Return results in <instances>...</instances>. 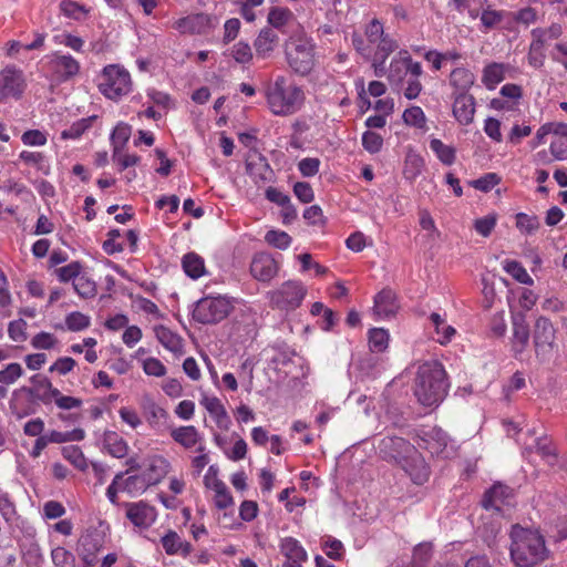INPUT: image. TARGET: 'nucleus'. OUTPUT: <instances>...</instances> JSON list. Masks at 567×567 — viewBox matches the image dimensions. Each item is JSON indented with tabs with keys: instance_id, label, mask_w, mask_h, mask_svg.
Instances as JSON below:
<instances>
[{
	"instance_id": "21",
	"label": "nucleus",
	"mask_w": 567,
	"mask_h": 567,
	"mask_svg": "<svg viewBox=\"0 0 567 567\" xmlns=\"http://www.w3.org/2000/svg\"><path fill=\"white\" fill-rule=\"evenodd\" d=\"M200 404L208 411L212 417H214L217 426L221 430H228L230 419L226 412L221 401L216 396L204 395L200 400Z\"/></svg>"
},
{
	"instance_id": "31",
	"label": "nucleus",
	"mask_w": 567,
	"mask_h": 567,
	"mask_svg": "<svg viewBox=\"0 0 567 567\" xmlns=\"http://www.w3.org/2000/svg\"><path fill=\"white\" fill-rule=\"evenodd\" d=\"M474 74L465 68H456L451 72L450 84L458 93H467L471 86L474 84Z\"/></svg>"
},
{
	"instance_id": "26",
	"label": "nucleus",
	"mask_w": 567,
	"mask_h": 567,
	"mask_svg": "<svg viewBox=\"0 0 567 567\" xmlns=\"http://www.w3.org/2000/svg\"><path fill=\"white\" fill-rule=\"evenodd\" d=\"M22 393L27 394L28 400H29V405L23 409H20V411L16 412V415L19 419H22L24 416L35 413L38 402L48 404L47 395L43 392L37 391L34 386H22L14 392V395H19Z\"/></svg>"
},
{
	"instance_id": "57",
	"label": "nucleus",
	"mask_w": 567,
	"mask_h": 567,
	"mask_svg": "<svg viewBox=\"0 0 567 567\" xmlns=\"http://www.w3.org/2000/svg\"><path fill=\"white\" fill-rule=\"evenodd\" d=\"M162 544L167 555H174L178 553L182 547L181 537L177 535L176 532L173 530H169L162 538Z\"/></svg>"
},
{
	"instance_id": "10",
	"label": "nucleus",
	"mask_w": 567,
	"mask_h": 567,
	"mask_svg": "<svg viewBox=\"0 0 567 567\" xmlns=\"http://www.w3.org/2000/svg\"><path fill=\"white\" fill-rule=\"evenodd\" d=\"M25 87L23 72L14 66H7L0 72V101L8 97L19 99Z\"/></svg>"
},
{
	"instance_id": "27",
	"label": "nucleus",
	"mask_w": 567,
	"mask_h": 567,
	"mask_svg": "<svg viewBox=\"0 0 567 567\" xmlns=\"http://www.w3.org/2000/svg\"><path fill=\"white\" fill-rule=\"evenodd\" d=\"M154 331L156 339L164 348L174 353L183 352V340L178 334L164 326L155 327Z\"/></svg>"
},
{
	"instance_id": "42",
	"label": "nucleus",
	"mask_w": 567,
	"mask_h": 567,
	"mask_svg": "<svg viewBox=\"0 0 567 567\" xmlns=\"http://www.w3.org/2000/svg\"><path fill=\"white\" fill-rule=\"evenodd\" d=\"M292 12L287 8L274 7L268 13V22L271 27L280 29L285 27L291 19Z\"/></svg>"
},
{
	"instance_id": "51",
	"label": "nucleus",
	"mask_w": 567,
	"mask_h": 567,
	"mask_svg": "<svg viewBox=\"0 0 567 567\" xmlns=\"http://www.w3.org/2000/svg\"><path fill=\"white\" fill-rule=\"evenodd\" d=\"M131 136V126L126 123H118L115 128L112 132L111 140L114 146V150L116 146H120V148H123L124 145L127 143Z\"/></svg>"
},
{
	"instance_id": "44",
	"label": "nucleus",
	"mask_w": 567,
	"mask_h": 567,
	"mask_svg": "<svg viewBox=\"0 0 567 567\" xmlns=\"http://www.w3.org/2000/svg\"><path fill=\"white\" fill-rule=\"evenodd\" d=\"M432 557V544L421 543L414 547L412 567H424Z\"/></svg>"
},
{
	"instance_id": "49",
	"label": "nucleus",
	"mask_w": 567,
	"mask_h": 567,
	"mask_svg": "<svg viewBox=\"0 0 567 567\" xmlns=\"http://www.w3.org/2000/svg\"><path fill=\"white\" fill-rule=\"evenodd\" d=\"M90 317L79 311L71 312L65 318V324L71 331L84 330L90 326Z\"/></svg>"
},
{
	"instance_id": "1",
	"label": "nucleus",
	"mask_w": 567,
	"mask_h": 567,
	"mask_svg": "<svg viewBox=\"0 0 567 567\" xmlns=\"http://www.w3.org/2000/svg\"><path fill=\"white\" fill-rule=\"evenodd\" d=\"M449 389L446 372L437 361H427L417 367L413 392L424 406H436L445 398Z\"/></svg>"
},
{
	"instance_id": "12",
	"label": "nucleus",
	"mask_w": 567,
	"mask_h": 567,
	"mask_svg": "<svg viewBox=\"0 0 567 567\" xmlns=\"http://www.w3.org/2000/svg\"><path fill=\"white\" fill-rule=\"evenodd\" d=\"M246 169L257 185L270 183L275 178V173L267 158L257 151H254L247 157Z\"/></svg>"
},
{
	"instance_id": "18",
	"label": "nucleus",
	"mask_w": 567,
	"mask_h": 567,
	"mask_svg": "<svg viewBox=\"0 0 567 567\" xmlns=\"http://www.w3.org/2000/svg\"><path fill=\"white\" fill-rule=\"evenodd\" d=\"M50 68L60 80L65 81L78 74L80 64L71 55L53 54L50 60Z\"/></svg>"
},
{
	"instance_id": "36",
	"label": "nucleus",
	"mask_w": 567,
	"mask_h": 567,
	"mask_svg": "<svg viewBox=\"0 0 567 567\" xmlns=\"http://www.w3.org/2000/svg\"><path fill=\"white\" fill-rule=\"evenodd\" d=\"M431 150L436 154L439 159L445 165H452L455 161V150L450 145H445L441 140L433 138L430 142Z\"/></svg>"
},
{
	"instance_id": "4",
	"label": "nucleus",
	"mask_w": 567,
	"mask_h": 567,
	"mask_svg": "<svg viewBox=\"0 0 567 567\" xmlns=\"http://www.w3.org/2000/svg\"><path fill=\"white\" fill-rule=\"evenodd\" d=\"M231 309L230 301L225 297H205L197 302L193 318L204 324L216 323L224 320Z\"/></svg>"
},
{
	"instance_id": "59",
	"label": "nucleus",
	"mask_w": 567,
	"mask_h": 567,
	"mask_svg": "<svg viewBox=\"0 0 567 567\" xmlns=\"http://www.w3.org/2000/svg\"><path fill=\"white\" fill-rule=\"evenodd\" d=\"M398 48V43L390 39L389 37H382L379 40L378 51L375 53V56L381 58V64L384 63L386 58Z\"/></svg>"
},
{
	"instance_id": "16",
	"label": "nucleus",
	"mask_w": 567,
	"mask_h": 567,
	"mask_svg": "<svg viewBox=\"0 0 567 567\" xmlns=\"http://www.w3.org/2000/svg\"><path fill=\"white\" fill-rule=\"evenodd\" d=\"M475 113V100L467 93H457L453 103V114L462 125L473 122Z\"/></svg>"
},
{
	"instance_id": "56",
	"label": "nucleus",
	"mask_w": 567,
	"mask_h": 567,
	"mask_svg": "<svg viewBox=\"0 0 567 567\" xmlns=\"http://www.w3.org/2000/svg\"><path fill=\"white\" fill-rule=\"evenodd\" d=\"M27 322L23 319L11 321L8 327L9 337L16 342H23L27 340L25 333Z\"/></svg>"
},
{
	"instance_id": "54",
	"label": "nucleus",
	"mask_w": 567,
	"mask_h": 567,
	"mask_svg": "<svg viewBox=\"0 0 567 567\" xmlns=\"http://www.w3.org/2000/svg\"><path fill=\"white\" fill-rule=\"evenodd\" d=\"M383 144L382 137L372 131H367L362 135V145L371 154L378 153Z\"/></svg>"
},
{
	"instance_id": "32",
	"label": "nucleus",
	"mask_w": 567,
	"mask_h": 567,
	"mask_svg": "<svg viewBox=\"0 0 567 567\" xmlns=\"http://www.w3.org/2000/svg\"><path fill=\"white\" fill-rule=\"evenodd\" d=\"M424 168V159L421 155L410 151L405 156L404 177L409 181H414Z\"/></svg>"
},
{
	"instance_id": "28",
	"label": "nucleus",
	"mask_w": 567,
	"mask_h": 567,
	"mask_svg": "<svg viewBox=\"0 0 567 567\" xmlns=\"http://www.w3.org/2000/svg\"><path fill=\"white\" fill-rule=\"evenodd\" d=\"M171 436L185 449L194 447L200 440L198 431L193 425L175 427L171 431Z\"/></svg>"
},
{
	"instance_id": "39",
	"label": "nucleus",
	"mask_w": 567,
	"mask_h": 567,
	"mask_svg": "<svg viewBox=\"0 0 567 567\" xmlns=\"http://www.w3.org/2000/svg\"><path fill=\"white\" fill-rule=\"evenodd\" d=\"M389 344V333L382 328H373L369 331V346L374 352H383Z\"/></svg>"
},
{
	"instance_id": "53",
	"label": "nucleus",
	"mask_w": 567,
	"mask_h": 567,
	"mask_svg": "<svg viewBox=\"0 0 567 567\" xmlns=\"http://www.w3.org/2000/svg\"><path fill=\"white\" fill-rule=\"evenodd\" d=\"M230 54L236 62L241 64L248 63L252 59L251 48L249 47L248 43L243 41L234 44V47L230 50Z\"/></svg>"
},
{
	"instance_id": "23",
	"label": "nucleus",
	"mask_w": 567,
	"mask_h": 567,
	"mask_svg": "<svg viewBox=\"0 0 567 567\" xmlns=\"http://www.w3.org/2000/svg\"><path fill=\"white\" fill-rule=\"evenodd\" d=\"M529 341V327L524 316L513 317V350L516 354L524 352Z\"/></svg>"
},
{
	"instance_id": "41",
	"label": "nucleus",
	"mask_w": 567,
	"mask_h": 567,
	"mask_svg": "<svg viewBox=\"0 0 567 567\" xmlns=\"http://www.w3.org/2000/svg\"><path fill=\"white\" fill-rule=\"evenodd\" d=\"M504 269L515 280L524 285H533V278L528 275L526 269L516 260H506Z\"/></svg>"
},
{
	"instance_id": "7",
	"label": "nucleus",
	"mask_w": 567,
	"mask_h": 567,
	"mask_svg": "<svg viewBox=\"0 0 567 567\" xmlns=\"http://www.w3.org/2000/svg\"><path fill=\"white\" fill-rule=\"evenodd\" d=\"M287 61L289 66L300 75L310 73L315 65L313 45L307 40H298L287 48Z\"/></svg>"
},
{
	"instance_id": "19",
	"label": "nucleus",
	"mask_w": 567,
	"mask_h": 567,
	"mask_svg": "<svg viewBox=\"0 0 567 567\" xmlns=\"http://www.w3.org/2000/svg\"><path fill=\"white\" fill-rule=\"evenodd\" d=\"M399 309L396 296L391 289L381 290L374 298V313L380 318L394 316Z\"/></svg>"
},
{
	"instance_id": "62",
	"label": "nucleus",
	"mask_w": 567,
	"mask_h": 567,
	"mask_svg": "<svg viewBox=\"0 0 567 567\" xmlns=\"http://www.w3.org/2000/svg\"><path fill=\"white\" fill-rule=\"evenodd\" d=\"M496 225V216L495 215H487L483 218H478L475 220L474 227L475 230L481 234L484 237H487L491 235L492 230L494 229Z\"/></svg>"
},
{
	"instance_id": "5",
	"label": "nucleus",
	"mask_w": 567,
	"mask_h": 567,
	"mask_svg": "<svg viewBox=\"0 0 567 567\" xmlns=\"http://www.w3.org/2000/svg\"><path fill=\"white\" fill-rule=\"evenodd\" d=\"M102 76L100 90L106 97L117 100L131 92V75L126 70L117 65H107L104 68Z\"/></svg>"
},
{
	"instance_id": "13",
	"label": "nucleus",
	"mask_w": 567,
	"mask_h": 567,
	"mask_svg": "<svg viewBox=\"0 0 567 567\" xmlns=\"http://www.w3.org/2000/svg\"><path fill=\"white\" fill-rule=\"evenodd\" d=\"M278 264L270 254L258 252L250 264V272L259 281L268 282L278 274Z\"/></svg>"
},
{
	"instance_id": "25",
	"label": "nucleus",
	"mask_w": 567,
	"mask_h": 567,
	"mask_svg": "<svg viewBox=\"0 0 567 567\" xmlns=\"http://www.w3.org/2000/svg\"><path fill=\"white\" fill-rule=\"evenodd\" d=\"M103 446L110 455L116 458L125 457L128 452V445L126 441L114 431L104 432Z\"/></svg>"
},
{
	"instance_id": "6",
	"label": "nucleus",
	"mask_w": 567,
	"mask_h": 567,
	"mask_svg": "<svg viewBox=\"0 0 567 567\" xmlns=\"http://www.w3.org/2000/svg\"><path fill=\"white\" fill-rule=\"evenodd\" d=\"M306 295V287L298 280L285 281L278 289L269 292L272 307L285 311L297 309Z\"/></svg>"
},
{
	"instance_id": "40",
	"label": "nucleus",
	"mask_w": 567,
	"mask_h": 567,
	"mask_svg": "<svg viewBox=\"0 0 567 567\" xmlns=\"http://www.w3.org/2000/svg\"><path fill=\"white\" fill-rule=\"evenodd\" d=\"M536 452L549 464L554 465L557 462L556 449L553 442L547 437H539L535 444Z\"/></svg>"
},
{
	"instance_id": "45",
	"label": "nucleus",
	"mask_w": 567,
	"mask_h": 567,
	"mask_svg": "<svg viewBox=\"0 0 567 567\" xmlns=\"http://www.w3.org/2000/svg\"><path fill=\"white\" fill-rule=\"evenodd\" d=\"M539 219L535 215L518 213L516 215V227L525 234H533L539 228Z\"/></svg>"
},
{
	"instance_id": "38",
	"label": "nucleus",
	"mask_w": 567,
	"mask_h": 567,
	"mask_svg": "<svg viewBox=\"0 0 567 567\" xmlns=\"http://www.w3.org/2000/svg\"><path fill=\"white\" fill-rule=\"evenodd\" d=\"M150 487L148 483L145 481V477L140 475H131L127 478H123L121 482V491L126 492L130 495H135L136 493H144Z\"/></svg>"
},
{
	"instance_id": "24",
	"label": "nucleus",
	"mask_w": 567,
	"mask_h": 567,
	"mask_svg": "<svg viewBox=\"0 0 567 567\" xmlns=\"http://www.w3.org/2000/svg\"><path fill=\"white\" fill-rule=\"evenodd\" d=\"M279 37L272 28L262 29L256 38L254 45L258 56L267 58L278 45Z\"/></svg>"
},
{
	"instance_id": "17",
	"label": "nucleus",
	"mask_w": 567,
	"mask_h": 567,
	"mask_svg": "<svg viewBox=\"0 0 567 567\" xmlns=\"http://www.w3.org/2000/svg\"><path fill=\"white\" fill-rule=\"evenodd\" d=\"M169 462L159 455H155L148 458L147 466L142 473L145 481L150 486L158 484L169 472Z\"/></svg>"
},
{
	"instance_id": "61",
	"label": "nucleus",
	"mask_w": 567,
	"mask_h": 567,
	"mask_svg": "<svg viewBox=\"0 0 567 567\" xmlns=\"http://www.w3.org/2000/svg\"><path fill=\"white\" fill-rule=\"evenodd\" d=\"M499 183V177L495 173H488L478 179L472 182L474 188L488 192Z\"/></svg>"
},
{
	"instance_id": "43",
	"label": "nucleus",
	"mask_w": 567,
	"mask_h": 567,
	"mask_svg": "<svg viewBox=\"0 0 567 567\" xmlns=\"http://www.w3.org/2000/svg\"><path fill=\"white\" fill-rule=\"evenodd\" d=\"M55 275L59 280L62 282L72 281L74 284V279H78L82 274V265L79 261H72L66 266L60 267L55 269Z\"/></svg>"
},
{
	"instance_id": "48",
	"label": "nucleus",
	"mask_w": 567,
	"mask_h": 567,
	"mask_svg": "<svg viewBox=\"0 0 567 567\" xmlns=\"http://www.w3.org/2000/svg\"><path fill=\"white\" fill-rule=\"evenodd\" d=\"M112 158L113 162L118 165L120 171H124L131 166L136 165L140 162V156L135 154L123 153L120 146H116V148L113 150Z\"/></svg>"
},
{
	"instance_id": "33",
	"label": "nucleus",
	"mask_w": 567,
	"mask_h": 567,
	"mask_svg": "<svg viewBox=\"0 0 567 567\" xmlns=\"http://www.w3.org/2000/svg\"><path fill=\"white\" fill-rule=\"evenodd\" d=\"M183 268L187 276L197 279L205 272L204 260L195 252H189L183 258Z\"/></svg>"
},
{
	"instance_id": "63",
	"label": "nucleus",
	"mask_w": 567,
	"mask_h": 567,
	"mask_svg": "<svg viewBox=\"0 0 567 567\" xmlns=\"http://www.w3.org/2000/svg\"><path fill=\"white\" fill-rule=\"evenodd\" d=\"M550 152L555 159L563 161L567 158V136L555 137L550 143Z\"/></svg>"
},
{
	"instance_id": "64",
	"label": "nucleus",
	"mask_w": 567,
	"mask_h": 567,
	"mask_svg": "<svg viewBox=\"0 0 567 567\" xmlns=\"http://www.w3.org/2000/svg\"><path fill=\"white\" fill-rule=\"evenodd\" d=\"M319 166L320 161L313 157L303 158L298 164L300 173L306 177L315 176L319 171Z\"/></svg>"
},
{
	"instance_id": "20",
	"label": "nucleus",
	"mask_w": 567,
	"mask_h": 567,
	"mask_svg": "<svg viewBox=\"0 0 567 567\" xmlns=\"http://www.w3.org/2000/svg\"><path fill=\"white\" fill-rule=\"evenodd\" d=\"M126 517L138 527L150 526L155 520L154 508L144 502L127 504Z\"/></svg>"
},
{
	"instance_id": "22",
	"label": "nucleus",
	"mask_w": 567,
	"mask_h": 567,
	"mask_svg": "<svg viewBox=\"0 0 567 567\" xmlns=\"http://www.w3.org/2000/svg\"><path fill=\"white\" fill-rule=\"evenodd\" d=\"M513 491L508 486L496 483L485 493L482 504L486 509L495 508L498 511L502 504L507 503Z\"/></svg>"
},
{
	"instance_id": "35",
	"label": "nucleus",
	"mask_w": 567,
	"mask_h": 567,
	"mask_svg": "<svg viewBox=\"0 0 567 567\" xmlns=\"http://www.w3.org/2000/svg\"><path fill=\"white\" fill-rule=\"evenodd\" d=\"M96 120V116H89L85 118H81L73 123L69 128L62 131L61 138L68 140V138H79L84 134L93 124V122Z\"/></svg>"
},
{
	"instance_id": "29",
	"label": "nucleus",
	"mask_w": 567,
	"mask_h": 567,
	"mask_svg": "<svg viewBox=\"0 0 567 567\" xmlns=\"http://www.w3.org/2000/svg\"><path fill=\"white\" fill-rule=\"evenodd\" d=\"M280 551L287 557V561H306L308 559L305 548L292 537H286L281 540Z\"/></svg>"
},
{
	"instance_id": "46",
	"label": "nucleus",
	"mask_w": 567,
	"mask_h": 567,
	"mask_svg": "<svg viewBox=\"0 0 567 567\" xmlns=\"http://www.w3.org/2000/svg\"><path fill=\"white\" fill-rule=\"evenodd\" d=\"M403 121L408 125L423 128L426 123V117L420 106H411L403 112Z\"/></svg>"
},
{
	"instance_id": "52",
	"label": "nucleus",
	"mask_w": 567,
	"mask_h": 567,
	"mask_svg": "<svg viewBox=\"0 0 567 567\" xmlns=\"http://www.w3.org/2000/svg\"><path fill=\"white\" fill-rule=\"evenodd\" d=\"M265 240L278 249H286L291 243V237L286 231L269 230L266 233Z\"/></svg>"
},
{
	"instance_id": "55",
	"label": "nucleus",
	"mask_w": 567,
	"mask_h": 567,
	"mask_svg": "<svg viewBox=\"0 0 567 567\" xmlns=\"http://www.w3.org/2000/svg\"><path fill=\"white\" fill-rule=\"evenodd\" d=\"M215 504L218 508L224 509L233 504V497L223 482L215 483Z\"/></svg>"
},
{
	"instance_id": "8",
	"label": "nucleus",
	"mask_w": 567,
	"mask_h": 567,
	"mask_svg": "<svg viewBox=\"0 0 567 567\" xmlns=\"http://www.w3.org/2000/svg\"><path fill=\"white\" fill-rule=\"evenodd\" d=\"M377 449L382 458L395 462L399 465L409 457L410 453H414V446L409 441L399 436L381 439Z\"/></svg>"
},
{
	"instance_id": "3",
	"label": "nucleus",
	"mask_w": 567,
	"mask_h": 567,
	"mask_svg": "<svg viewBox=\"0 0 567 567\" xmlns=\"http://www.w3.org/2000/svg\"><path fill=\"white\" fill-rule=\"evenodd\" d=\"M266 100L269 110L278 116H289L298 112L305 102L303 90L279 75L268 84Z\"/></svg>"
},
{
	"instance_id": "47",
	"label": "nucleus",
	"mask_w": 567,
	"mask_h": 567,
	"mask_svg": "<svg viewBox=\"0 0 567 567\" xmlns=\"http://www.w3.org/2000/svg\"><path fill=\"white\" fill-rule=\"evenodd\" d=\"M64 458L70 461L76 468L84 471L87 466L86 460L80 447L70 445L62 450Z\"/></svg>"
},
{
	"instance_id": "11",
	"label": "nucleus",
	"mask_w": 567,
	"mask_h": 567,
	"mask_svg": "<svg viewBox=\"0 0 567 567\" xmlns=\"http://www.w3.org/2000/svg\"><path fill=\"white\" fill-rule=\"evenodd\" d=\"M215 25L214 18L207 13H193L176 20L173 28L181 34L206 33Z\"/></svg>"
},
{
	"instance_id": "2",
	"label": "nucleus",
	"mask_w": 567,
	"mask_h": 567,
	"mask_svg": "<svg viewBox=\"0 0 567 567\" xmlns=\"http://www.w3.org/2000/svg\"><path fill=\"white\" fill-rule=\"evenodd\" d=\"M511 539V558L516 567H534L548 557L544 536L537 530L515 525Z\"/></svg>"
},
{
	"instance_id": "50",
	"label": "nucleus",
	"mask_w": 567,
	"mask_h": 567,
	"mask_svg": "<svg viewBox=\"0 0 567 567\" xmlns=\"http://www.w3.org/2000/svg\"><path fill=\"white\" fill-rule=\"evenodd\" d=\"M23 374L20 363H9L3 370H0V383L10 385L14 383Z\"/></svg>"
},
{
	"instance_id": "9",
	"label": "nucleus",
	"mask_w": 567,
	"mask_h": 567,
	"mask_svg": "<svg viewBox=\"0 0 567 567\" xmlns=\"http://www.w3.org/2000/svg\"><path fill=\"white\" fill-rule=\"evenodd\" d=\"M555 328L549 319L539 317L534 327V346L537 358L546 361L554 348Z\"/></svg>"
},
{
	"instance_id": "58",
	"label": "nucleus",
	"mask_w": 567,
	"mask_h": 567,
	"mask_svg": "<svg viewBox=\"0 0 567 567\" xmlns=\"http://www.w3.org/2000/svg\"><path fill=\"white\" fill-rule=\"evenodd\" d=\"M55 337L49 332H40L35 334L31 340V344L33 348L42 350L52 349L55 346Z\"/></svg>"
},
{
	"instance_id": "15",
	"label": "nucleus",
	"mask_w": 567,
	"mask_h": 567,
	"mask_svg": "<svg viewBox=\"0 0 567 567\" xmlns=\"http://www.w3.org/2000/svg\"><path fill=\"white\" fill-rule=\"evenodd\" d=\"M424 442L425 449H427L432 455L449 458L454 453L453 447L449 445L447 434L441 429H433L427 434V439H425Z\"/></svg>"
},
{
	"instance_id": "60",
	"label": "nucleus",
	"mask_w": 567,
	"mask_h": 567,
	"mask_svg": "<svg viewBox=\"0 0 567 567\" xmlns=\"http://www.w3.org/2000/svg\"><path fill=\"white\" fill-rule=\"evenodd\" d=\"M143 370L147 375L163 377L166 374L165 365L156 358L144 360Z\"/></svg>"
},
{
	"instance_id": "30",
	"label": "nucleus",
	"mask_w": 567,
	"mask_h": 567,
	"mask_svg": "<svg viewBox=\"0 0 567 567\" xmlns=\"http://www.w3.org/2000/svg\"><path fill=\"white\" fill-rule=\"evenodd\" d=\"M508 69V65L504 63L493 62L484 68L482 81L485 86L489 90L495 89V86L501 83L505 79V72Z\"/></svg>"
},
{
	"instance_id": "14",
	"label": "nucleus",
	"mask_w": 567,
	"mask_h": 567,
	"mask_svg": "<svg viewBox=\"0 0 567 567\" xmlns=\"http://www.w3.org/2000/svg\"><path fill=\"white\" fill-rule=\"evenodd\" d=\"M400 466L411 477L414 484L423 485L427 482L430 468L415 447L414 453H410L409 457Z\"/></svg>"
},
{
	"instance_id": "34",
	"label": "nucleus",
	"mask_w": 567,
	"mask_h": 567,
	"mask_svg": "<svg viewBox=\"0 0 567 567\" xmlns=\"http://www.w3.org/2000/svg\"><path fill=\"white\" fill-rule=\"evenodd\" d=\"M408 73L409 69H406L404 61L392 60L389 68L388 80L394 89L400 90Z\"/></svg>"
},
{
	"instance_id": "37",
	"label": "nucleus",
	"mask_w": 567,
	"mask_h": 567,
	"mask_svg": "<svg viewBox=\"0 0 567 567\" xmlns=\"http://www.w3.org/2000/svg\"><path fill=\"white\" fill-rule=\"evenodd\" d=\"M73 288L75 292L84 299L93 298L96 295V284L89 278L85 274H81L78 279H74Z\"/></svg>"
}]
</instances>
